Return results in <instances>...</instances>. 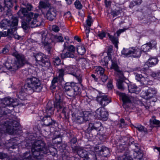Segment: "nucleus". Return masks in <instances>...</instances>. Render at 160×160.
Returning <instances> with one entry per match:
<instances>
[{
    "label": "nucleus",
    "mask_w": 160,
    "mask_h": 160,
    "mask_svg": "<svg viewBox=\"0 0 160 160\" xmlns=\"http://www.w3.org/2000/svg\"><path fill=\"white\" fill-rule=\"evenodd\" d=\"M39 8H46L48 7V5L47 2L43 1H40L39 3Z\"/></svg>",
    "instance_id": "nucleus-54"
},
{
    "label": "nucleus",
    "mask_w": 160,
    "mask_h": 160,
    "mask_svg": "<svg viewBox=\"0 0 160 160\" xmlns=\"http://www.w3.org/2000/svg\"><path fill=\"white\" fill-rule=\"evenodd\" d=\"M7 154L0 152V160H7Z\"/></svg>",
    "instance_id": "nucleus-59"
},
{
    "label": "nucleus",
    "mask_w": 160,
    "mask_h": 160,
    "mask_svg": "<svg viewBox=\"0 0 160 160\" xmlns=\"http://www.w3.org/2000/svg\"><path fill=\"white\" fill-rule=\"evenodd\" d=\"M64 68V71H65V72L67 74H70L73 76L75 75V69L73 68L72 66H67Z\"/></svg>",
    "instance_id": "nucleus-29"
},
{
    "label": "nucleus",
    "mask_w": 160,
    "mask_h": 160,
    "mask_svg": "<svg viewBox=\"0 0 160 160\" xmlns=\"http://www.w3.org/2000/svg\"><path fill=\"white\" fill-rule=\"evenodd\" d=\"M158 60L157 58L152 57H150L146 63L148 66V67H145L143 68L144 70H143V71H144V70L148 69L147 68H148L149 67L155 66L158 63Z\"/></svg>",
    "instance_id": "nucleus-20"
},
{
    "label": "nucleus",
    "mask_w": 160,
    "mask_h": 160,
    "mask_svg": "<svg viewBox=\"0 0 160 160\" xmlns=\"http://www.w3.org/2000/svg\"><path fill=\"white\" fill-rule=\"evenodd\" d=\"M36 139L34 134L32 133L28 132L26 134L25 140L27 143L32 144V141H34Z\"/></svg>",
    "instance_id": "nucleus-25"
},
{
    "label": "nucleus",
    "mask_w": 160,
    "mask_h": 160,
    "mask_svg": "<svg viewBox=\"0 0 160 160\" xmlns=\"http://www.w3.org/2000/svg\"><path fill=\"white\" fill-rule=\"evenodd\" d=\"M61 56L62 59L65 58H73L75 56L73 53L70 52H66L65 53H61Z\"/></svg>",
    "instance_id": "nucleus-38"
},
{
    "label": "nucleus",
    "mask_w": 160,
    "mask_h": 160,
    "mask_svg": "<svg viewBox=\"0 0 160 160\" xmlns=\"http://www.w3.org/2000/svg\"><path fill=\"white\" fill-rule=\"evenodd\" d=\"M135 79L140 82L141 86H146L148 84L149 78L144 73L135 74Z\"/></svg>",
    "instance_id": "nucleus-12"
},
{
    "label": "nucleus",
    "mask_w": 160,
    "mask_h": 160,
    "mask_svg": "<svg viewBox=\"0 0 160 160\" xmlns=\"http://www.w3.org/2000/svg\"><path fill=\"white\" fill-rule=\"evenodd\" d=\"M46 112L47 115H45L41 119L43 122V124L46 126H50L52 128L56 127L58 126V123L51 118V116L53 114L54 109L53 105L51 102H48L46 107Z\"/></svg>",
    "instance_id": "nucleus-4"
},
{
    "label": "nucleus",
    "mask_w": 160,
    "mask_h": 160,
    "mask_svg": "<svg viewBox=\"0 0 160 160\" xmlns=\"http://www.w3.org/2000/svg\"><path fill=\"white\" fill-rule=\"evenodd\" d=\"M119 6V5L116 4L114 6L113 8L111 9L110 13L113 17L121 15L123 13L124 9Z\"/></svg>",
    "instance_id": "nucleus-19"
},
{
    "label": "nucleus",
    "mask_w": 160,
    "mask_h": 160,
    "mask_svg": "<svg viewBox=\"0 0 160 160\" xmlns=\"http://www.w3.org/2000/svg\"><path fill=\"white\" fill-rule=\"evenodd\" d=\"M18 17L22 18H24L22 22V27L26 30L29 27L34 28L38 26H42L44 22L41 18H37L39 16L38 13L30 12H28L26 8H22L17 13Z\"/></svg>",
    "instance_id": "nucleus-1"
},
{
    "label": "nucleus",
    "mask_w": 160,
    "mask_h": 160,
    "mask_svg": "<svg viewBox=\"0 0 160 160\" xmlns=\"http://www.w3.org/2000/svg\"><path fill=\"white\" fill-rule=\"evenodd\" d=\"M132 48L133 50L132 51V56L135 58L139 57L142 53L140 48H139L138 47H132Z\"/></svg>",
    "instance_id": "nucleus-27"
},
{
    "label": "nucleus",
    "mask_w": 160,
    "mask_h": 160,
    "mask_svg": "<svg viewBox=\"0 0 160 160\" xmlns=\"http://www.w3.org/2000/svg\"><path fill=\"white\" fill-rule=\"evenodd\" d=\"M118 160H132V158L127 154L119 156L118 158Z\"/></svg>",
    "instance_id": "nucleus-50"
},
{
    "label": "nucleus",
    "mask_w": 160,
    "mask_h": 160,
    "mask_svg": "<svg viewBox=\"0 0 160 160\" xmlns=\"http://www.w3.org/2000/svg\"><path fill=\"white\" fill-rule=\"evenodd\" d=\"M95 73L100 76L105 73V69L101 66H96Z\"/></svg>",
    "instance_id": "nucleus-36"
},
{
    "label": "nucleus",
    "mask_w": 160,
    "mask_h": 160,
    "mask_svg": "<svg viewBox=\"0 0 160 160\" xmlns=\"http://www.w3.org/2000/svg\"><path fill=\"white\" fill-rule=\"evenodd\" d=\"M108 36L111 41L114 44L115 47L118 48V37L116 36V34H114V36L111 35L109 33L108 34Z\"/></svg>",
    "instance_id": "nucleus-24"
},
{
    "label": "nucleus",
    "mask_w": 160,
    "mask_h": 160,
    "mask_svg": "<svg viewBox=\"0 0 160 160\" xmlns=\"http://www.w3.org/2000/svg\"><path fill=\"white\" fill-rule=\"evenodd\" d=\"M95 113V115L99 119L104 120L108 119V112L104 107H100L96 110Z\"/></svg>",
    "instance_id": "nucleus-11"
},
{
    "label": "nucleus",
    "mask_w": 160,
    "mask_h": 160,
    "mask_svg": "<svg viewBox=\"0 0 160 160\" xmlns=\"http://www.w3.org/2000/svg\"><path fill=\"white\" fill-rule=\"evenodd\" d=\"M5 6L7 8H11L13 6V2L12 0H4Z\"/></svg>",
    "instance_id": "nucleus-52"
},
{
    "label": "nucleus",
    "mask_w": 160,
    "mask_h": 160,
    "mask_svg": "<svg viewBox=\"0 0 160 160\" xmlns=\"http://www.w3.org/2000/svg\"><path fill=\"white\" fill-rule=\"evenodd\" d=\"M76 85H78V84L72 82L66 83L64 86V88L66 93L67 92L70 91L72 88V86Z\"/></svg>",
    "instance_id": "nucleus-30"
},
{
    "label": "nucleus",
    "mask_w": 160,
    "mask_h": 160,
    "mask_svg": "<svg viewBox=\"0 0 160 160\" xmlns=\"http://www.w3.org/2000/svg\"><path fill=\"white\" fill-rule=\"evenodd\" d=\"M111 59V58L106 56L101 60L100 62L101 65L105 66L107 67L108 62Z\"/></svg>",
    "instance_id": "nucleus-42"
},
{
    "label": "nucleus",
    "mask_w": 160,
    "mask_h": 160,
    "mask_svg": "<svg viewBox=\"0 0 160 160\" xmlns=\"http://www.w3.org/2000/svg\"><path fill=\"white\" fill-rule=\"evenodd\" d=\"M53 64L55 66H59L62 63L61 61L60 58L58 56H55L52 58Z\"/></svg>",
    "instance_id": "nucleus-39"
},
{
    "label": "nucleus",
    "mask_w": 160,
    "mask_h": 160,
    "mask_svg": "<svg viewBox=\"0 0 160 160\" xmlns=\"http://www.w3.org/2000/svg\"><path fill=\"white\" fill-rule=\"evenodd\" d=\"M120 123L119 124V127L121 128L124 127L126 124L125 122V120L124 119L121 118L120 120Z\"/></svg>",
    "instance_id": "nucleus-60"
},
{
    "label": "nucleus",
    "mask_w": 160,
    "mask_h": 160,
    "mask_svg": "<svg viewBox=\"0 0 160 160\" xmlns=\"http://www.w3.org/2000/svg\"><path fill=\"white\" fill-rule=\"evenodd\" d=\"M18 20L16 17L13 18L11 21L7 19H3L0 22V27L3 29H11L14 31L17 30Z\"/></svg>",
    "instance_id": "nucleus-6"
},
{
    "label": "nucleus",
    "mask_w": 160,
    "mask_h": 160,
    "mask_svg": "<svg viewBox=\"0 0 160 160\" xmlns=\"http://www.w3.org/2000/svg\"><path fill=\"white\" fill-rule=\"evenodd\" d=\"M157 93L156 89L153 88H150L145 91H142L141 93L142 96L147 98H150L155 96Z\"/></svg>",
    "instance_id": "nucleus-17"
},
{
    "label": "nucleus",
    "mask_w": 160,
    "mask_h": 160,
    "mask_svg": "<svg viewBox=\"0 0 160 160\" xmlns=\"http://www.w3.org/2000/svg\"><path fill=\"white\" fill-rule=\"evenodd\" d=\"M100 154L104 157H107L110 153V150L107 147L102 146L99 150Z\"/></svg>",
    "instance_id": "nucleus-26"
},
{
    "label": "nucleus",
    "mask_w": 160,
    "mask_h": 160,
    "mask_svg": "<svg viewBox=\"0 0 160 160\" xmlns=\"http://www.w3.org/2000/svg\"><path fill=\"white\" fill-rule=\"evenodd\" d=\"M42 84L39 79L36 77H32L26 79V82L22 87L20 93L30 94L34 92H39L42 91Z\"/></svg>",
    "instance_id": "nucleus-2"
},
{
    "label": "nucleus",
    "mask_w": 160,
    "mask_h": 160,
    "mask_svg": "<svg viewBox=\"0 0 160 160\" xmlns=\"http://www.w3.org/2000/svg\"><path fill=\"white\" fill-rule=\"evenodd\" d=\"M87 113L89 114L88 112L85 111L81 112L79 114H76L74 118L75 122L77 123L81 124L88 121L89 118Z\"/></svg>",
    "instance_id": "nucleus-9"
},
{
    "label": "nucleus",
    "mask_w": 160,
    "mask_h": 160,
    "mask_svg": "<svg viewBox=\"0 0 160 160\" xmlns=\"http://www.w3.org/2000/svg\"><path fill=\"white\" fill-rule=\"evenodd\" d=\"M97 100L103 107L106 106L111 102L110 98L106 95H99L97 96Z\"/></svg>",
    "instance_id": "nucleus-16"
},
{
    "label": "nucleus",
    "mask_w": 160,
    "mask_h": 160,
    "mask_svg": "<svg viewBox=\"0 0 160 160\" xmlns=\"http://www.w3.org/2000/svg\"><path fill=\"white\" fill-rule=\"evenodd\" d=\"M113 51V49L112 47H109L108 48L107 53V57L112 58L111 53H112Z\"/></svg>",
    "instance_id": "nucleus-58"
},
{
    "label": "nucleus",
    "mask_w": 160,
    "mask_h": 160,
    "mask_svg": "<svg viewBox=\"0 0 160 160\" xmlns=\"http://www.w3.org/2000/svg\"><path fill=\"white\" fill-rule=\"evenodd\" d=\"M156 117L153 116L152 118L149 120L150 124L151 125L154 124L156 125L157 126L160 127V121L158 120H156Z\"/></svg>",
    "instance_id": "nucleus-34"
},
{
    "label": "nucleus",
    "mask_w": 160,
    "mask_h": 160,
    "mask_svg": "<svg viewBox=\"0 0 160 160\" xmlns=\"http://www.w3.org/2000/svg\"><path fill=\"white\" fill-rule=\"evenodd\" d=\"M72 150L73 152H77L80 157L84 159L89 153L80 147H72Z\"/></svg>",
    "instance_id": "nucleus-18"
},
{
    "label": "nucleus",
    "mask_w": 160,
    "mask_h": 160,
    "mask_svg": "<svg viewBox=\"0 0 160 160\" xmlns=\"http://www.w3.org/2000/svg\"><path fill=\"white\" fill-rule=\"evenodd\" d=\"M81 89L78 85L72 86V88L68 92H67V95L70 97L71 99H75L76 97L82 96L80 92Z\"/></svg>",
    "instance_id": "nucleus-10"
},
{
    "label": "nucleus",
    "mask_w": 160,
    "mask_h": 160,
    "mask_svg": "<svg viewBox=\"0 0 160 160\" xmlns=\"http://www.w3.org/2000/svg\"><path fill=\"white\" fill-rule=\"evenodd\" d=\"M86 22L87 23V26H88L89 27L91 26L92 23L91 17L89 16H88V19L86 21Z\"/></svg>",
    "instance_id": "nucleus-61"
},
{
    "label": "nucleus",
    "mask_w": 160,
    "mask_h": 160,
    "mask_svg": "<svg viewBox=\"0 0 160 160\" xmlns=\"http://www.w3.org/2000/svg\"><path fill=\"white\" fill-rule=\"evenodd\" d=\"M22 160H34L31 156L30 152H26L23 154L22 157Z\"/></svg>",
    "instance_id": "nucleus-43"
},
{
    "label": "nucleus",
    "mask_w": 160,
    "mask_h": 160,
    "mask_svg": "<svg viewBox=\"0 0 160 160\" xmlns=\"http://www.w3.org/2000/svg\"><path fill=\"white\" fill-rule=\"evenodd\" d=\"M45 50L47 51L48 54L51 55V51L52 49V46L51 44L48 42L44 43Z\"/></svg>",
    "instance_id": "nucleus-35"
},
{
    "label": "nucleus",
    "mask_w": 160,
    "mask_h": 160,
    "mask_svg": "<svg viewBox=\"0 0 160 160\" xmlns=\"http://www.w3.org/2000/svg\"><path fill=\"white\" fill-rule=\"evenodd\" d=\"M10 141L9 142V144H11V143H12V145L11 146L9 145V148H10L14 149L16 147H18V143L16 140L12 138L10 140Z\"/></svg>",
    "instance_id": "nucleus-41"
},
{
    "label": "nucleus",
    "mask_w": 160,
    "mask_h": 160,
    "mask_svg": "<svg viewBox=\"0 0 160 160\" xmlns=\"http://www.w3.org/2000/svg\"><path fill=\"white\" fill-rule=\"evenodd\" d=\"M143 156V153L142 152H136L133 153L134 158L137 159V160H142Z\"/></svg>",
    "instance_id": "nucleus-45"
},
{
    "label": "nucleus",
    "mask_w": 160,
    "mask_h": 160,
    "mask_svg": "<svg viewBox=\"0 0 160 160\" xmlns=\"http://www.w3.org/2000/svg\"><path fill=\"white\" fill-rule=\"evenodd\" d=\"M12 55L16 58L15 62L17 67L23 65L25 59L24 55L19 54L16 50L13 51Z\"/></svg>",
    "instance_id": "nucleus-15"
},
{
    "label": "nucleus",
    "mask_w": 160,
    "mask_h": 160,
    "mask_svg": "<svg viewBox=\"0 0 160 160\" xmlns=\"http://www.w3.org/2000/svg\"><path fill=\"white\" fill-rule=\"evenodd\" d=\"M133 126L139 132H143L145 133H148V131L147 129L141 124L139 123L136 124Z\"/></svg>",
    "instance_id": "nucleus-28"
},
{
    "label": "nucleus",
    "mask_w": 160,
    "mask_h": 160,
    "mask_svg": "<svg viewBox=\"0 0 160 160\" xmlns=\"http://www.w3.org/2000/svg\"><path fill=\"white\" fill-rule=\"evenodd\" d=\"M35 60L37 62H41L42 67H44L47 69H49L51 65L50 61L47 56L41 53L36 54L35 56Z\"/></svg>",
    "instance_id": "nucleus-7"
},
{
    "label": "nucleus",
    "mask_w": 160,
    "mask_h": 160,
    "mask_svg": "<svg viewBox=\"0 0 160 160\" xmlns=\"http://www.w3.org/2000/svg\"><path fill=\"white\" fill-rule=\"evenodd\" d=\"M84 160H97L96 155L94 152H92V153L89 152Z\"/></svg>",
    "instance_id": "nucleus-37"
},
{
    "label": "nucleus",
    "mask_w": 160,
    "mask_h": 160,
    "mask_svg": "<svg viewBox=\"0 0 160 160\" xmlns=\"http://www.w3.org/2000/svg\"><path fill=\"white\" fill-rule=\"evenodd\" d=\"M9 51V50L8 47L5 46L1 51V52L3 54H6Z\"/></svg>",
    "instance_id": "nucleus-64"
},
{
    "label": "nucleus",
    "mask_w": 160,
    "mask_h": 160,
    "mask_svg": "<svg viewBox=\"0 0 160 160\" xmlns=\"http://www.w3.org/2000/svg\"><path fill=\"white\" fill-rule=\"evenodd\" d=\"M111 60L112 62V64L110 67L111 69H113L115 71L117 70L119 68V67L118 65V63L116 59L114 58L112 59L111 58Z\"/></svg>",
    "instance_id": "nucleus-32"
},
{
    "label": "nucleus",
    "mask_w": 160,
    "mask_h": 160,
    "mask_svg": "<svg viewBox=\"0 0 160 160\" xmlns=\"http://www.w3.org/2000/svg\"><path fill=\"white\" fill-rule=\"evenodd\" d=\"M52 30L54 32H57L60 30L59 27L56 25H53L52 27Z\"/></svg>",
    "instance_id": "nucleus-63"
},
{
    "label": "nucleus",
    "mask_w": 160,
    "mask_h": 160,
    "mask_svg": "<svg viewBox=\"0 0 160 160\" xmlns=\"http://www.w3.org/2000/svg\"><path fill=\"white\" fill-rule=\"evenodd\" d=\"M74 76L75 77L76 79L78 80V82L80 84H81V83L82 81V75L80 74H77L75 73V75Z\"/></svg>",
    "instance_id": "nucleus-56"
},
{
    "label": "nucleus",
    "mask_w": 160,
    "mask_h": 160,
    "mask_svg": "<svg viewBox=\"0 0 160 160\" xmlns=\"http://www.w3.org/2000/svg\"><path fill=\"white\" fill-rule=\"evenodd\" d=\"M117 72V74L119 76V78L121 79H124L125 77L124 76L123 72L121 70L120 68L115 71Z\"/></svg>",
    "instance_id": "nucleus-49"
},
{
    "label": "nucleus",
    "mask_w": 160,
    "mask_h": 160,
    "mask_svg": "<svg viewBox=\"0 0 160 160\" xmlns=\"http://www.w3.org/2000/svg\"><path fill=\"white\" fill-rule=\"evenodd\" d=\"M128 89L131 93H135L138 94L140 92L139 88L134 84H129L128 87Z\"/></svg>",
    "instance_id": "nucleus-22"
},
{
    "label": "nucleus",
    "mask_w": 160,
    "mask_h": 160,
    "mask_svg": "<svg viewBox=\"0 0 160 160\" xmlns=\"http://www.w3.org/2000/svg\"><path fill=\"white\" fill-rule=\"evenodd\" d=\"M99 78L101 81L100 82L104 83L106 82L108 79V77L105 73L104 74L99 76Z\"/></svg>",
    "instance_id": "nucleus-51"
},
{
    "label": "nucleus",
    "mask_w": 160,
    "mask_h": 160,
    "mask_svg": "<svg viewBox=\"0 0 160 160\" xmlns=\"http://www.w3.org/2000/svg\"><path fill=\"white\" fill-rule=\"evenodd\" d=\"M77 142V139L76 137H73L72 138L70 141V143L71 144V147L72 148V147H78V146L74 145V144H75Z\"/></svg>",
    "instance_id": "nucleus-57"
},
{
    "label": "nucleus",
    "mask_w": 160,
    "mask_h": 160,
    "mask_svg": "<svg viewBox=\"0 0 160 160\" xmlns=\"http://www.w3.org/2000/svg\"><path fill=\"white\" fill-rule=\"evenodd\" d=\"M75 8L78 9H81L82 7V6L81 2L78 0H77L74 3Z\"/></svg>",
    "instance_id": "nucleus-55"
},
{
    "label": "nucleus",
    "mask_w": 160,
    "mask_h": 160,
    "mask_svg": "<svg viewBox=\"0 0 160 160\" xmlns=\"http://www.w3.org/2000/svg\"><path fill=\"white\" fill-rule=\"evenodd\" d=\"M65 102L62 99L61 97L58 94L55 95V99L54 101V108L57 109V112L60 115L63 114L66 118V108L65 106Z\"/></svg>",
    "instance_id": "nucleus-5"
},
{
    "label": "nucleus",
    "mask_w": 160,
    "mask_h": 160,
    "mask_svg": "<svg viewBox=\"0 0 160 160\" xmlns=\"http://www.w3.org/2000/svg\"><path fill=\"white\" fill-rule=\"evenodd\" d=\"M102 124L99 122L92 121L89 123L88 127L86 131L88 133H90L92 130H95L100 131L101 129Z\"/></svg>",
    "instance_id": "nucleus-13"
},
{
    "label": "nucleus",
    "mask_w": 160,
    "mask_h": 160,
    "mask_svg": "<svg viewBox=\"0 0 160 160\" xmlns=\"http://www.w3.org/2000/svg\"><path fill=\"white\" fill-rule=\"evenodd\" d=\"M47 152L46 153H44V156L48 153H50V154L52 156L55 155L57 152V150L56 148L53 147H49V148L47 147L46 148Z\"/></svg>",
    "instance_id": "nucleus-31"
},
{
    "label": "nucleus",
    "mask_w": 160,
    "mask_h": 160,
    "mask_svg": "<svg viewBox=\"0 0 160 160\" xmlns=\"http://www.w3.org/2000/svg\"><path fill=\"white\" fill-rule=\"evenodd\" d=\"M68 49L70 52H72L74 54L75 51V48L74 46L70 45L68 47Z\"/></svg>",
    "instance_id": "nucleus-62"
},
{
    "label": "nucleus",
    "mask_w": 160,
    "mask_h": 160,
    "mask_svg": "<svg viewBox=\"0 0 160 160\" xmlns=\"http://www.w3.org/2000/svg\"><path fill=\"white\" fill-rule=\"evenodd\" d=\"M151 48V49L152 48H156L157 42L155 40H151L149 42H148Z\"/></svg>",
    "instance_id": "nucleus-53"
},
{
    "label": "nucleus",
    "mask_w": 160,
    "mask_h": 160,
    "mask_svg": "<svg viewBox=\"0 0 160 160\" xmlns=\"http://www.w3.org/2000/svg\"><path fill=\"white\" fill-rule=\"evenodd\" d=\"M46 146L44 142L41 140H38L34 142L33 144L32 152L33 155L31 157L33 159L40 160L44 156V153H46Z\"/></svg>",
    "instance_id": "nucleus-3"
},
{
    "label": "nucleus",
    "mask_w": 160,
    "mask_h": 160,
    "mask_svg": "<svg viewBox=\"0 0 160 160\" xmlns=\"http://www.w3.org/2000/svg\"><path fill=\"white\" fill-rule=\"evenodd\" d=\"M59 74L58 75V78H59V80H60L61 81L62 80H63V76L65 74H67L65 72V71H64V68H62L61 69H59Z\"/></svg>",
    "instance_id": "nucleus-46"
},
{
    "label": "nucleus",
    "mask_w": 160,
    "mask_h": 160,
    "mask_svg": "<svg viewBox=\"0 0 160 160\" xmlns=\"http://www.w3.org/2000/svg\"><path fill=\"white\" fill-rule=\"evenodd\" d=\"M52 37L57 42H62L63 41V38L61 36V34L56 35H53Z\"/></svg>",
    "instance_id": "nucleus-48"
},
{
    "label": "nucleus",
    "mask_w": 160,
    "mask_h": 160,
    "mask_svg": "<svg viewBox=\"0 0 160 160\" xmlns=\"http://www.w3.org/2000/svg\"><path fill=\"white\" fill-rule=\"evenodd\" d=\"M57 14V11L55 8L50 7L47 10L45 16L46 18L50 21L55 19Z\"/></svg>",
    "instance_id": "nucleus-14"
},
{
    "label": "nucleus",
    "mask_w": 160,
    "mask_h": 160,
    "mask_svg": "<svg viewBox=\"0 0 160 160\" xmlns=\"http://www.w3.org/2000/svg\"><path fill=\"white\" fill-rule=\"evenodd\" d=\"M151 76L155 79L160 81V70L152 72L151 74Z\"/></svg>",
    "instance_id": "nucleus-47"
},
{
    "label": "nucleus",
    "mask_w": 160,
    "mask_h": 160,
    "mask_svg": "<svg viewBox=\"0 0 160 160\" xmlns=\"http://www.w3.org/2000/svg\"><path fill=\"white\" fill-rule=\"evenodd\" d=\"M133 50L132 47L128 48H123L121 51V54L124 57H129L132 56Z\"/></svg>",
    "instance_id": "nucleus-23"
},
{
    "label": "nucleus",
    "mask_w": 160,
    "mask_h": 160,
    "mask_svg": "<svg viewBox=\"0 0 160 160\" xmlns=\"http://www.w3.org/2000/svg\"><path fill=\"white\" fill-rule=\"evenodd\" d=\"M7 31H4L2 32V36L3 37H5L6 36L11 37L12 35V34L15 31H14L13 29H7Z\"/></svg>",
    "instance_id": "nucleus-44"
},
{
    "label": "nucleus",
    "mask_w": 160,
    "mask_h": 160,
    "mask_svg": "<svg viewBox=\"0 0 160 160\" xmlns=\"http://www.w3.org/2000/svg\"><path fill=\"white\" fill-rule=\"evenodd\" d=\"M117 94L118 95L120 99L123 102L122 106L126 111L128 110L130 108V104H131V101L129 97L125 93L120 92L119 91L116 92Z\"/></svg>",
    "instance_id": "nucleus-8"
},
{
    "label": "nucleus",
    "mask_w": 160,
    "mask_h": 160,
    "mask_svg": "<svg viewBox=\"0 0 160 160\" xmlns=\"http://www.w3.org/2000/svg\"><path fill=\"white\" fill-rule=\"evenodd\" d=\"M150 47L148 43L142 45L140 48L142 52L146 53L147 52L151 50Z\"/></svg>",
    "instance_id": "nucleus-33"
},
{
    "label": "nucleus",
    "mask_w": 160,
    "mask_h": 160,
    "mask_svg": "<svg viewBox=\"0 0 160 160\" xmlns=\"http://www.w3.org/2000/svg\"><path fill=\"white\" fill-rule=\"evenodd\" d=\"M124 79H118L116 83L118 88L121 90H124L128 86V84L124 81Z\"/></svg>",
    "instance_id": "nucleus-21"
},
{
    "label": "nucleus",
    "mask_w": 160,
    "mask_h": 160,
    "mask_svg": "<svg viewBox=\"0 0 160 160\" xmlns=\"http://www.w3.org/2000/svg\"><path fill=\"white\" fill-rule=\"evenodd\" d=\"M77 51L79 54L82 55L85 53L86 49L83 46H78L77 47Z\"/></svg>",
    "instance_id": "nucleus-40"
}]
</instances>
